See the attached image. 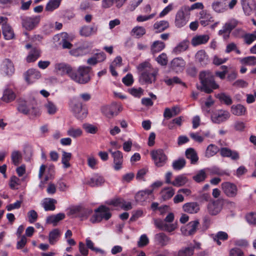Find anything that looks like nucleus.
<instances>
[{
    "mask_svg": "<svg viewBox=\"0 0 256 256\" xmlns=\"http://www.w3.org/2000/svg\"><path fill=\"white\" fill-rule=\"evenodd\" d=\"M137 68L140 73V81L141 82L151 84L156 82L158 70L153 68L150 62H142L138 66Z\"/></svg>",
    "mask_w": 256,
    "mask_h": 256,
    "instance_id": "obj_1",
    "label": "nucleus"
},
{
    "mask_svg": "<svg viewBox=\"0 0 256 256\" xmlns=\"http://www.w3.org/2000/svg\"><path fill=\"white\" fill-rule=\"evenodd\" d=\"M199 78L201 86H198L197 88L206 93L210 94L214 90L219 88L218 84L214 80V75L210 72H201Z\"/></svg>",
    "mask_w": 256,
    "mask_h": 256,
    "instance_id": "obj_2",
    "label": "nucleus"
},
{
    "mask_svg": "<svg viewBox=\"0 0 256 256\" xmlns=\"http://www.w3.org/2000/svg\"><path fill=\"white\" fill-rule=\"evenodd\" d=\"M91 68L87 66H80L77 71H74L70 75V78L80 84H86L90 80V72Z\"/></svg>",
    "mask_w": 256,
    "mask_h": 256,
    "instance_id": "obj_3",
    "label": "nucleus"
},
{
    "mask_svg": "<svg viewBox=\"0 0 256 256\" xmlns=\"http://www.w3.org/2000/svg\"><path fill=\"white\" fill-rule=\"evenodd\" d=\"M96 214L90 218V222L92 223L100 222L102 219L109 220L112 216L110 210L105 206H101L95 210Z\"/></svg>",
    "mask_w": 256,
    "mask_h": 256,
    "instance_id": "obj_4",
    "label": "nucleus"
},
{
    "mask_svg": "<svg viewBox=\"0 0 256 256\" xmlns=\"http://www.w3.org/2000/svg\"><path fill=\"white\" fill-rule=\"evenodd\" d=\"M150 155L154 164L157 167L164 166L168 160V156L162 149H157L152 150Z\"/></svg>",
    "mask_w": 256,
    "mask_h": 256,
    "instance_id": "obj_5",
    "label": "nucleus"
},
{
    "mask_svg": "<svg viewBox=\"0 0 256 256\" xmlns=\"http://www.w3.org/2000/svg\"><path fill=\"white\" fill-rule=\"evenodd\" d=\"M186 10V8L182 6L176 14L174 23L177 28L184 26L188 21V12Z\"/></svg>",
    "mask_w": 256,
    "mask_h": 256,
    "instance_id": "obj_6",
    "label": "nucleus"
},
{
    "mask_svg": "<svg viewBox=\"0 0 256 256\" xmlns=\"http://www.w3.org/2000/svg\"><path fill=\"white\" fill-rule=\"evenodd\" d=\"M200 226L198 220L191 221L187 224L181 227L182 234L184 236H191L194 234Z\"/></svg>",
    "mask_w": 256,
    "mask_h": 256,
    "instance_id": "obj_7",
    "label": "nucleus"
},
{
    "mask_svg": "<svg viewBox=\"0 0 256 256\" xmlns=\"http://www.w3.org/2000/svg\"><path fill=\"white\" fill-rule=\"evenodd\" d=\"M230 117V112L225 110H216L211 116V119L213 122L219 124L227 120Z\"/></svg>",
    "mask_w": 256,
    "mask_h": 256,
    "instance_id": "obj_8",
    "label": "nucleus"
},
{
    "mask_svg": "<svg viewBox=\"0 0 256 256\" xmlns=\"http://www.w3.org/2000/svg\"><path fill=\"white\" fill-rule=\"evenodd\" d=\"M14 68L11 60L5 58L2 60L0 66V72L2 74L10 76L14 72Z\"/></svg>",
    "mask_w": 256,
    "mask_h": 256,
    "instance_id": "obj_9",
    "label": "nucleus"
},
{
    "mask_svg": "<svg viewBox=\"0 0 256 256\" xmlns=\"http://www.w3.org/2000/svg\"><path fill=\"white\" fill-rule=\"evenodd\" d=\"M70 108L72 112L77 118L82 120L86 116L87 110L82 108V103L72 104Z\"/></svg>",
    "mask_w": 256,
    "mask_h": 256,
    "instance_id": "obj_10",
    "label": "nucleus"
},
{
    "mask_svg": "<svg viewBox=\"0 0 256 256\" xmlns=\"http://www.w3.org/2000/svg\"><path fill=\"white\" fill-rule=\"evenodd\" d=\"M222 188L224 193L228 197H235L238 192V188L236 184L230 182L222 184Z\"/></svg>",
    "mask_w": 256,
    "mask_h": 256,
    "instance_id": "obj_11",
    "label": "nucleus"
},
{
    "mask_svg": "<svg viewBox=\"0 0 256 256\" xmlns=\"http://www.w3.org/2000/svg\"><path fill=\"white\" fill-rule=\"evenodd\" d=\"M121 110V107H118L116 104H113L110 106H102L101 108V111L106 117L111 118L114 115H117Z\"/></svg>",
    "mask_w": 256,
    "mask_h": 256,
    "instance_id": "obj_12",
    "label": "nucleus"
},
{
    "mask_svg": "<svg viewBox=\"0 0 256 256\" xmlns=\"http://www.w3.org/2000/svg\"><path fill=\"white\" fill-rule=\"evenodd\" d=\"M98 30V26L93 24L91 26H84L80 30V34L84 37H89L96 34Z\"/></svg>",
    "mask_w": 256,
    "mask_h": 256,
    "instance_id": "obj_13",
    "label": "nucleus"
},
{
    "mask_svg": "<svg viewBox=\"0 0 256 256\" xmlns=\"http://www.w3.org/2000/svg\"><path fill=\"white\" fill-rule=\"evenodd\" d=\"M39 16L26 17L22 19V24L26 30H32L40 22Z\"/></svg>",
    "mask_w": 256,
    "mask_h": 256,
    "instance_id": "obj_14",
    "label": "nucleus"
},
{
    "mask_svg": "<svg viewBox=\"0 0 256 256\" xmlns=\"http://www.w3.org/2000/svg\"><path fill=\"white\" fill-rule=\"evenodd\" d=\"M112 155L114 159V168L116 170H118L122 168L123 164V155L122 153L119 150L112 152V150H109Z\"/></svg>",
    "mask_w": 256,
    "mask_h": 256,
    "instance_id": "obj_15",
    "label": "nucleus"
},
{
    "mask_svg": "<svg viewBox=\"0 0 256 256\" xmlns=\"http://www.w3.org/2000/svg\"><path fill=\"white\" fill-rule=\"evenodd\" d=\"M228 0H214L212 3L213 10L217 13H223L228 10Z\"/></svg>",
    "mask_w": 256,
    "mask_h": 256,
    "instance_id": "obj_16",
    "label": "nucleus"
},
{
    "mask_svg": "<svg viewBox=\"0 0 256 256\" xmlns=\"http://www.w3.org/2000/svg\"><path fill=\"white\" fill-rule=\"evenodd\" d=\"M186 62L182 58H176L170 62L172 70L176 72H182L185 67Z\"/></svg>",
    "mask_w": 256,
    "mask_h": 256,
    "instance_id": "obj_17",
    "label": "nucleus"
},
{
    "mask_svg": "<svg viewBox=\"0 0 256 256\" xmlns=\"http://www.w3.org/2000/svg\"><path fill=\"white\" fill-rule=\"evenodd\" d=\"M56 72L62 76L68 74L70 77L73 70L70 66L64 63H58L54 66Z\"/></svg>",
    "mask_w": 256,
    "mask_h": 256,
    "instance_id": "obj_18",
    "label": "nucleus"
},
{
    "mask_svg": "<svg viewBox=\"0 0 256 256\" xmlns=\"http://www.w3.org/2000/svg\"><path fill=\"white\" fill-rule=\"evenodd\" d=\"M222 208V202L220 200H212L208 205V210L211 215H216Z\"/></svg>",
    "mask_w": 256,
    "mask_h": 256,
    "instance_id": "obj_19",
    "label": "nucleus"
},
{
    "mask_svg": "<svg viewBox=\"0 0 256 256\" xmlns=\"http://www.w3.org/2000/svg\"><path fill=\"white\" fill-rule=\"evenodd\" d=\"M24 79L28 84L33 83L41 76L40 72L36 69H30L24 74Z\"/></svg>",
    "mask_w": 256,
    "mask_h": 256,
    "instance_id": "obj_20",
    "label": "nucleus"
},
{
    "mask_svg": "<svg viewBox=\"0 0 256 256\" xmlns=\"http://www.w3.org/2000/svg\"><path fill=\"white\" fill-rule=\"evenodd\" d=\"M241 4L244 14L250 16L256 9L254 0H240Z\"/></svg>",
    "mask_w": 256,
    "mask_h": 256,
    "instance_id": "obj_21",
    "label": "nucleus"
},
{
    "mask_svg": "<svg viewBox=\"0 0 256 256\" xmlns=\"http://www.w3.org/2000/svg\"><path fill=\"white\" fill-rule=\"evenodd\" d=\"M196 62L204 66L208 64L210 60L208 56L204 50H198L195 55Z\"/></svg>",
    "mask_w": 256,
    "mask_h": 256,
    "instance_id": "obj_22",
    "label": "nucleus"
},
{
    "mask_svg": "<svg viewBox=\"0 0 256 256\" xmlns=\"http://www.w3.org/2000/svg\"><path fill=\"white\" fill-rule=\"evenodd\" d=\"M220 152L222 157L230 158L232 160H238L240 158L239 154L236 150H232L228 148H222Z\"/></svg>",
    "mask_w": 256,
    "mask_h": 256,
    "instance_id": "obj_23",
    "label": "nucleus"
},
{
    "mask_svg": "<svg viewBox=\"0 0 256 256\" xmlns=\"http://www.w3.org/2000/svg\"><path fill=\"white\" fill-rule=\"evenodd\" d=\"M152 194V190L146 189L138 192L135 196L136 200L140 203L147 201Z\"/></svg>",
    "mask_w": 256,
    "mask_h": 256,
    "instance_id": "obj_24",
    "label": "nucleus"
},
{
    "mask_svg": "<svg viewBox=\"0 0 256 256\" xmlns=\"http://www.w3.org/2000/svg\"><path fill=\"white\" fill-rule=\"evenodd\" d=\"M104 182L102 176L98 174H94L90 179H88L86 184L92 187L99 186Z\"/></svg>",
    "mask_w": 256,
    "mask_h": 256,
    "instance_id": "obj_25",
    "label": "nucleus"
},
{
    "mask_svg": "<svg viewBox=\"0 0 256 256\" xmlns=\"http://www.w3.org/2000/svg\"><path fill=\"white\" fill-rule=\"evenodd\" d=\"M183 210L187 213L194 214L200 210L199 204L196 202H187L182 206Z\"/></svg>",
    "mask_w": 256,
    "mask_h": 256,
    "instance_id": "obj_26",
    "label": "nucleus"
},
{
    "mask_svg": "<svg viewBox=\"0 0 256 256\" xmlns=\"http://www.w3.org/2000/svg\"><path fill=\"white\" fill-rule=\"evenodd\" d=\"M200 24L204 26L208 25L210 22L213 21L211 14L204 10H202L200 12Z\"/></svg>",
    "mask_w": 256,
    "mask_h": 256,
    "instance_id": "obj_27",
    "label": "nucleus"
},
{
    "mask_svg": "<svg viewBox=\"0 0 256 256\" xmlns=\"http://www.w3.org/2000/svg\"><path fill=\"white\" fill-rule=\"evenodd\" d=\"M209 39L210 36L208 34L197 35L192 38L191 43L193 46H196L206 44Z\"/></svg>",
    "mask_w": 256,
    "mask_h": 256,
    "instance_id": "obj_28",
    "label": "nucleus"
},
{
    "mask_svg": "<svg viewBox=\"0 0 256 256\" xmlns=\"http://www.w3.org/2000/svg\"><path fill=\"white\" fill-rule=\"evenodd\" d=\"M174 192V190L172 187H165L162 189L160 196L164 200H166L172 197Z\"/></svg>",
    "mask_w": 256,
    "mask_h": 256,
    "instance_id": "obj_29",
    "label": "nucleus"
},
{
    "mask_svg": "<svg viewBox=\"0 0 256 256\" xmlns=\"http://www.w3.org/2000/svg\"><path fill=\"white\" fill-rule=\"evenodd\" d=\"M200 244H196L195 246H188L180 250L177 256H192L194 254V250L195 248H199Z\"/></svg>",
    "mask_w": 256,
    "mask_h": 256,
    "instance_id": "obj_30",
    "label": "nucleus"
},
{
    "mask_svg": "<svg viewBox=\"0 0 256 256\" xmlns=\"http://www.w3.org/2000/svg\"><path fill=\"white\" fill-rule=\"evenodd\" d=\"M232 113L237 116H244L246 114V108L241 104L232 105L231 107Z\"/></svg>",
    "mask_w": 256,
    "mask_h": 256,
    "instance_id": "obj_31",
    "label": "nucleus"
},
{
    "mask_svg": "<svg viewBox=\"0 0 256 256\" xmlns=\"http://www.w3.org/2000/svg\"><path fill=\"white\" fill-rule=\"evenodd\" d=\"M2 28V34L6 40H10L14 38V30L9 24H5Z\"/></svg>",
    "mask_w": 256,
    "mask_h": 256,
    "instance_id": "obj_32",
    "label": "nucleus"
},
{
    "mask_svg": "<svg viewBox=\"0 0 256 256\" xmlns=\"http://www.w3.org/2000/svg\"><path fill=\"white\" fill-rule=\"evenodd\" d=\"M62 0H49L45 7V10L52 12L58 8Z\"/></svg>",
    "mask_w": 256,
    "mask_h": 256,
    "instance_id": "obj_33",
    "label": "nucleus"
},
{
    "mask_svg": "<svg viewBox=\"0 0 256 256\" xmlns=\"http://www.w3.org/2000/svg\"><path fill=\"white\" fill-rule=\"evenodd\" d=\"M169 26V23L166 20H160L154 24V28L156 30V32H161Z\"/></svg>",
    "mask_w": 256,
    "mask_h": 256,
    "instance_id": "obj_34",
    "label": "nucleus"
},
{
    "mask_svg": "<svg viewBox=\"0 0 256 256\" xmlns=\"http://www.w3.org/2000/svg\"><path fill=\"white\" fill-rule=\"evenodd\" d=\"M56 203V200L53 198H46L44 200L42 205L46 211L54 210H55L54 204Z\"/></svg>",
    "mask_w": 256,
    "mask_h": 256,
    "instance_id": "obj_35",
    "label": "nucleus"
},
{
    "mask_svg": "<svg viewBox=\"0 0 256 256\" xmlns=\"http://www.w3.org/2000/svg\"><path fill=\"white\" fill-rule=\"evenodd\" d=\"M65 217V214L63 213H59L55 215L50 216L46 218V222L49 224H52L56 226L57 223L63 220Z\"/></svg>",
    "mask_w": 256,
    "mask_h": 256,
    "instance_id": "obj_36",
    "label": "nucleus"
},
{
    "mask_svg": "<svg viewBox=\"0 0 256 256\" xmlns=\"http://www.w3.org/2000/svg\"><path fill=\"white\" fill-rule=\"evenodd\" d=\"M186 156L187 158L190 159L191 163L194 164L198 160V156L197 154L192 148H188L186 150Z\"/></svg>",
    "mask_w": 256,
    "mask_h": 256,
    "instance_id": "obj_37",
    "label": "nucleus"
},
{
    "mask_svg": "<svg viewBox=\"0 0 256 256\" xmlns=\"http://www.w3.org/2000/svg\"><path fill=\"white\" fill-rule=\"evenodd\" d=\"M146 32L145 28L141 26H136L134 27L131 31V35L136 38L142 37Z\"/></svg>",
    "mask_w": 256,
    "mask_h": 256,
    "instance_id": "obj_38",
    "label": "nucleus"
},
{
    "mask_svg": "<svg viewBox=\"0 0 256 256\" xmlns=\"http://www.w3.org/2000/svg\"><path fill=\"white\" fill-rule=\"evenodd\" d=\"M165 48V44L160 40L154 41L151 46V52L152 54L162 51Z\"/></svg>",
    "mask_w": 256,
    "mask_h": 256,
    "instance_id": "obj_39",
    "label": "nucleus"
},
{
    "mask_svg": "<svg viewBox=\"0 0 256 256\" xmlns=\"http://www.w3.org/2000/svg\"><path fill=\"white\" fill-rule=\"evenodd\" d=\"M72 156L70 152H68L65 151L62 152V163L64 165V168H67L70 166L69 162Z\"/></svg>",
    "mask_w": 256,
    "mask_h": 256,
    "instance_id": "obj_40",
    "label": "nucleus"
},
{
    "mask_svg": "<svg viewBox=\"0 0 256 256\" xmlns=\"http://www.w3.org/2000/svg\"><path fill=\"white\" fill-rule=\"evenodd\" d=\"M188 181L186 176L180 175L176 176L174 180L172 182V184L175 186H181L184 185Z\"/></svg>",
    "mask_w": 256,
    "mask_h": 256,
    "instance_id": "obj_41",
    "label": "nucleus"
},
{
    "mask_svg": "<svg viewBox=\"0 0 256 256\" xmlns=\"http://www.w3.org/2000/svg\"><path fill=\"white\" fill-rule=\"evenodd\" d=\"M218 151L220 149L216 146L210 144L206 148L205 156L207 158H210L214 156Z\"/></svg>",
    "mask_w": 256,
    "mask_h": 256,
    "instance_id": "obj_42",
    "label": "nucleus"
},
{
    "mask_svg": "<svg viewBox=\"0 0 256 256\" xmlns=\"http://www.w3.org/2000/svg\"><path fill=\"white\" fill-rule=\"evenodd\" d=\"M207 177V174L204 170H199L196 175H194L192 178L196 182L200 183L204 181Z\"/></svg>",
    "mask_w": 256,
    "mask_h": 256,
    "instance_id": "obj_43",
    "label": "nucleus"
},
{
    "mask_svg": "<svg viewBox=\"0 0 256 256\" xmlns=\"http://www.w3.org/2000/svg\"><path fill=\"white\" fill-rule=\"evenodd\" d=\"M186 164V160L184 158H180L173 162L172 166L174 170H178L184 168Z\"/></svg>",
    "mask_w": 256,
    "mask_h": 256,
    "instance_id": "obj_44",
    "label": "nucleus"
},
{
    "mask_svg": "<svg viewBox=\"0 0 256 256\" xmlns=\"http://www.w3.org/2000/svg\"><path fill=\"white\" fill-rule=\"evenodd\" d=\"M188 48V45L186 42H182L178 44L172 50V52L175 54H180V52H184Z\"/></svg>",
    "mask_w": 256,
    "mask_h": 256,
    "instance_id": "obj_45",
    "label": "nucleus"
},
{
    "mask_svg": "<svg viewBox=\"0 0 256 256\" xmlns=\"http://www.w3.org/2000/svg\"><path fill=\"white\" fill-rule=\"evenodd\" d=\"M40 56L38 50L36 48H32L29 52L26 57V61L28 62H32L36 61Z\"/></svg>",
    "mask_w": 256,
    "mask_h": 256,
    "instance_id": "obj_46",
    "label": "nucleus"
},
{
    "mask_svg": "<svg viewBox=\"0 0 256 256\" xmlns=\"http://www.w3.org/2000/svg\"><path fill=\"white\" fill-rule=\"evenodd\" d=\"M18 110L19 112L24 114H27L30 112V109L27 106L26 102L23 100H19Z\"/></svg>",
    "mask_w": 256,
    "mask_h": 256,
    "instance_id": "obj_47",
    "label": "nucleus"
},
{
    "mask_svg": "<svg viewBox=\"0 0 256 256\" xmlns=\"http://www.w3.org/2000/svg\"><path fill=\"white\" fill-rule=\"evenodd\" d=\"M2 98L4 102H9L15 98V94L11 90H6Z\"/></svg>",
    "mask_w": 256,
    "mask_h": 256,
    "instance_id": "obj_48",
    "label": "nucleus"
},
{
    "mask_svg": "<svg viewBox=\"0 0 256 256\" xmlns=\"http://www.w3.org/2000/svg\"><path fill=\"white\" fill-rule=\"evenodd\" d=\"M216 97L220 100V102H224L226 105H230L232 103V100L230 96L225 93L222 92L216 95Z\"/></svg>",
    "mask_w": 256,
    "mask_h": 256,
    "instance_id": "obj_49",
    "label": "nucleus"
},
{
    "mask_svg": "<svg viewBox=\"0 0 256 256\" xmlns=\"http://www.w3.org/2000/svg\"><path fill=\"white\" fill-rule=\"evenodd\" d=\"M82 130L80 128H70L67 131V134L74 138H76L82 136Z\"/></svg>",
    "mask_w": 256,
    "mask_h": 256,
    "instance_id": "obj_50",
    "label": "nucleus"
},
{
    "mask_svg": "<svg viewBox=\"0 0 256 256\" xmlns=\"http://www.w3.org/2000/svg\"><path fill=\"white\" fill-rule=\"evenodd\" d=\"M238 24V21L236 19L232 18L226 22L223 26L222 28L231 32V31Z\"/></svg>",
    "mask_w": 256,
    "mask_h": 256,
    "instance_id": "obj_51",
    "label": "nucleus"
},
{
    "mask_svg": "<svg viewBox=\"0 0 256 256\" xmlns=\"http://www.w3.org/2000/svg\"><path fill=\"white\" fill-rule=\"evenodd\" d=\"M240 62L242 64L249 66H254L256 64V57L254 56H248L240 60Z\"/></svg>",
    "mask_w": 256,
    "mask_h": 256,
    "instance_id": "obj_52",
    "label": "nucleus"
},
{
    "mask_svg": "<svg viewBox=\"0 0 256 256\" xmlns=\"http://www.w3.org/2000/svg\"><path fill=\"white\" fill-rule=\"evenodd\" d=\"M242 38L246 44H250L256 40V31L252 34H246L242 36Z\"/></svg>",
    "mask_w": 256,
    "mask_h": 256,
    "instance_id": "obj_53",
    "label": "nucleus"
},
{
    "mask_svg": "<svg viewBox=\"0 0 256 256\" xmlns=\"http://www.w3.org/2000/svg\"><path fill=\"white\" fill-rule=\"evenodd\" d=\"M92 212V210L91 209L86 208L80 206L78 218H80L82 220L86 219Z\"/></svg>",
    "mask_w": 256,
    "mask_h": 256,
    "instance_id": "obj_54",
    "label": "nucleus"
},
{
    "mask_svg": "<svg viewBox=\"0 0 256 256\" xmlns=\"http://www.w3.org/2000/svg\"><path fill=\"white\" fill-rule=\"evenodd\" d=\"M11 158L15 166H18L22 159V156L19 151L14 150L12 152Z\"/></svg>",
    "mask_w": 256,
    "mask_h": 256,
    "instance_id": "obj_55",
    "label": "nucleus"
},
{
    "mask_svg": "<svg viewBox=\"0 0 256 256\" xmlns=\"http://www.w3.org/2000/svg\"><path fill=\"white\" fill-rule=\"evenodd\" d=\"M60 36L62 38V48H71L72 46V44L66 40V38H67L68 36V34L63 32L60 34Z\"/></svg>",
    "mask_w": 256,
    "mask_h": 256,
    "instance_id": "obj_56",
    "label": "nucleus"
},
{
    "mask_svg": "<svg viewBox=\"0 0 256 256\" xmlns=\"http://www.w3.org/2000/svg\"><path fill=\"white\" fill-rule=\"evenodd\" d=\"M44 106L46 108L48 112L50 114H54L57 110V108L56 105L52 102L50 101H48V102L44 104Z\"/></svg>",
    "mask_w": 256,
    "mask_h": 256,
    "instance_id": "obj_57",
    "label": "nucleus"
},
{
    "mask_svg": "<svg viewBox=\"0 0 256 256\" xmlns=\"http://www.w3.org/2000/svg\"><path fill=\"white\" fill-rule=\"evenodd\" d=\"M212 238L214 240H226L228 236L226 232L220 231L216 234H212Z\"/></svg>",
    "mask_w": 256,
    "mask_h": 256,
    "instance_id": "obj_58",
    "label": "nucleus"
},
{
    "mask_svg": "<svg viewBox=\"0 0 256 256\" xmlns=\"http://www.w3.org/2000/svg\"><path fill=\"white\" fill-rule=\"evenodd\" d=\"M211 172L214 174H216L220 176L224 175L230 176V172L228 170H223L216 166L213 167L212 168Z\"/></svg>",
    "mask_w": 256,
    "mask_h": 256,
    "instance_id": "obj_59",
    "label": "nucleus"
},
{
    "mask_svg": "<svg viewBox=\"0 0 256 256\" xmlns=\"http://www.w3.org/2000/svg\"><path fill=\"white\" fill-rule=\"evenodd\" d=\"M80 210V206L70 208L68 212V215L72 218H78Z\"/></svg>",
    "mask_w": 256,
    "mask_h": 256,
    "instance_id": "obj_60",
    "label": "nucleus"
},
{
    "mask_svg": "<svg viewBox=\"0 0 256 256\" xmlns=\"http://www.w3.org/2000/svg\"><path fill=\"white\" fill-rule=\"evenodd\" d=\"M156 61L161 66H166L168 64V57L165 53H162L156 58Z\"/></svg>",
    "mask_w": 256,
    "mask_h": 256,
    "instance_id": "obj_61",
    "label": "nucleus"
},
{
    "mask_svg": "<svg viewBox=\"0 0 256 256\" xmlns=\"http://www.w3.org/2000/svg\"><path fill=\"white\" fill-rule=\"evenodd\" d=\"M128 92L134 97L140 98L143 94L144 90L140 88H133L129 89Z\"/></svg>",
    "mask_w": 256,
    "mask_h": 256,
    "instance_id": "obj_62",
    "label": "nucleus"
},
{
    "mask_svg": "<svg viewBox=\"0 0 256 256\" xmlns=\"http://www.w3.org/2000/svg\"><path fill=\"white\" fill-rule=\"evenodd\" d=\"M34 232L35 230L34 227H28L26 230L25 234L22 236L20 240H26L27 237H31L33 235Z\"/></svg>",
    "mask_w": 256,
    "mask_h": 256,
    "instance_id": "obj_63",
    "label": "nucleus"
},
{
    "mask_svg": "<svg viewBox=\"0 0 256 256\" xmlns=\"http://www.w3.org/2000/svg\"><path fill=\"white\" fill-rule=\"evenodd\" d=\"M246 220L250 224H256V213L251 212L246 215Z\"/></svg>",
    "mask_w": 256,
    "mask_h": 256,
    "instance_id": "obj_64",
    "label": "nucleus"
}]
</instances>
